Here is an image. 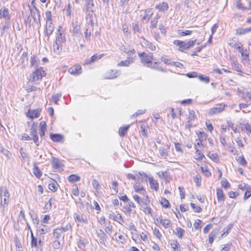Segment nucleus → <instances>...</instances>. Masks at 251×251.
I'll return each mask as SVG.
<instances>
[{
	"label": "nucleus",
	"instance_id": "9b49d317",
	"mask_svg": "<svg viewBox=\"0 0 251 251\" xmlns=\"http://www.w3.org/2000/svg\"><path fill=\"white\" fill-rule=\"evenodd\" d=\"M31 16L33 18L34 22L40 24V14L39 10L34 6L30 9Z\"/></svg>",
	"mask_w": 251,
	"mask_h": 251
},
{
	"label": "nucleus",
	"instance_id": "c9c22d12",
	"mask_svg": "<svg viewBox=\"0 0 251 251\" xmlns=\"http://www.w3.org/2000/svg\"><path fill=\"white\" fill-rule=\"evenodd\" d=\"M49 229V228L48 226L41 225L39 226L38 230L41 234H44L48 232Z\"/></svg>",
	"mask_w": 251,
	"mask_h": 251
},
{
	"label": "nucleus",
	"instance_id": "4c0bfd02",
	"mask_svg": "<svg viewBox=\"0 0 251 251\" xmlns=\"http://www.w3.org/2000/svg\"><path fill=\"white\" fill-rule=\"evenodd\" d=\"M197 135L198 137V139L196 140V141H199L201 142H203L205 141L206 139V134L202 131H199L197 132Z\"/></svg>",
	"mask_w": 251,
	"mask_h": 251
},
{
	"label": "nucleus",
	"instance_id": "a18cd8bd",
	"mask_svg": "<svg viewBox=\"0 0 251 251\" xmlns=\"http://www.w3.org/2000/svg\"><path fill=\"white\" fill-rule=\"evenodd\" d=\"M159 152L160 155L164 158H166L168 156L167 150L163 147L160 148L159 149Z\"/></svg>",
	"mask_w": 251,
	"mask_h": 251
},
{
	"label": "nucleus",
	"instance_id": "20e7f679",
	"mask_svg": "<svg viewBox=\"0 0 251 251\" xmlns=\"http://www.w3.org/2000/svg\"><path fill=\"white\" fill-rule=\"evenodd\" d=\"M197 40H190L187 42L181 41L178 40H176L174 41V44L178 47V50L181 51H183L185 50H187L189 48L193 47Z\"/></svg>",
	"mask_w": 251,
	"mask_h": 251
},
{
	"label": "nucleus",
	"instance_id": "c756f323",
	"mask_svg": "<svg viewBox=\"0 0 251 251\" xmlns=\"http://www.w3.org/2000/svg\"><path fill=\"white\" fill-rule=\"evenodd\" d=\"M219 232L218 229L213 230L209 235V243L212 244L215 238Z\"/></svg>",
	"mask_w": 251,
	"mask_h": 251
},
{
	"label": "nucleus",
	"instance_id": "72a5a7b5",
	"mask_svg": "<svg viewBox=\"0 0 251 251\" xmlns=\"http://www.w3.org/2000/svg\"><path fill=\"white\" fill-rule=\"evenodd\" d=\"M130 126V125H127L124 127H120L119 129V134L121 137L124 136L126 134V132L127 130L128 129L129 127Z\"/></svg>",
	"mask_w": 251,
	"mask_h": 251
},
{
	"label": "nucleus",
	"instance_id": "a211bd4d",
	"mask_svg": "<svg viewBox=\"0 0 251 251\" xmlns=\"http://www.w3.org/2000/svg\"><path fill=\"white\" fill-rule=\"evenodd\" d=\"M155 8L157 9L159 11L165 12L167 11L169 8L168 4L166 2H163L155 6Z\"/></svg>",
	"mask_w": 251,
	"mask_h": 251
},
{
	"label": "nucleus",
	"instance_id": "5701e85b",
	"mask_svg": "<svg viewBox=\"0 0 251 251\" xmlns=\"http://www.w3.org/2000/svg\"><path fill=\"white\" fill-rule=\"evenodd\" d=\"M149 181L152 189L157 191L158 189V183L157 181L154 179L153 177H150L149 178Z\"/></svg>",
	"mask_w": 251,
	"mask_h": 251
},
{
	"label": "nucleus",
	"instance_id": "2eb2a0df",
	"mask_svg": "<svg viewBox=\"0 0 251 251\" xmlns=\"http://www.w3.org/2000/svg\"><path fill=\"white\" fill-rule=\"evenodd\" d=\"M68 72L74 75H78L81 73V67L79 65H75L68 69Z\"/></svg>",
	"mask_w": 251,
	"mask_h": 251
},
{
	"label": "nucleus",
	"instance_id": "a878e982",
	"mask_svg": "<svg viewBox=\"0 0 251 251\" xmlns=\"http://www.w3.org/2000/svg\"><path fill=\"white\" fill-rule=\"evenodd\" d=\"M91 32L90 25L88 24L86 25L85 29L84 31L85 38L87 40H90Z\"/></svg>",
	"mask_w": 251,
	"mask_h": 251
},
{
	"label": "nucleus",
	"instance_id": "6ab92c4d",
	"mask_svg": "<svg viewBox=\"0 0 251 251\" xmlns=\"http://www.w3.org/2000/svg\"><path fill=\"white\" fill-rule=\"evenodd\" d=\"M74 218L75 221H77L80 223H87L88 220L86 216H84L83 215H80L79 214L77 213H74Z\"/></svg>",
	"mask_w": 251,
	"mask_h": 251
},
{
	"label": "nucleus",
	"instance_id": "603ef678",
	"mask_svg": "<svg viewBox=\"0 0 251 251\" xmlns=\"http://www.w3.org/2000/svg\"><path fill=\"white\" fill-rule=\"evenodd\" d=\"M190 205L195 212L199 213L202 211V209L198 205H196L194 203H191Z\"/></svg>",
	"mask_w": 251,
	"mask_h": 251
},
{
	"label": "nucleus",
	"instance_id": "f257e3e1",
	"mask_svg": "<svg viewBox=\"0 0 251 251\" xmlns=\"http://www.w3.org/2000/svg\"><path fill=\"white\" fill-rule=\"evenodd\" d=\"M63 32L62 27L59 26L55 40L53 44L54 51L56 53H59L62 50V43L66 41V37Z\"/></svg>",
	"mask_w": 251,
	"mask_h": 251
},
{
	"label": "nucleus",
	"instance_id": "1a4fd4ad",
	"mask_svg": "<svg viewBox=\"0 0 251 251\" xmlns=\"http://www.w3.org/2000/svg\"><path fill=\"white\" fill-rule=\"evenodd\" d=\"M150 201L149 199L148 196H146L144 201H142L141 203L140 204L141 207L143 208V211L146 214L151 215L152 210L151 208L149 206V203Z\"/></svg>",
	"mask_w": 251,
	"mask_h": 251
},
{
	"label": "nucleus",
	"instance_id": "473e14b6",
	"mask_svg": "<svg viewBox=\"0 0 251 251\" xmlns=\"http://www.w3.org/2000/svg\"><path fill=\"white\" fill-rule=\"evenodd\" d=\"M57 182L52 179L49 184V189L53 192H55L57 189Z\"/></svg>",
	"mask_w": 251,
	"mask_h": 251
},
{
	"label": "nucleus",
	"instance_id": "0e129e2a",
	"mask_svg": "<svg viewBox=\"0 0 251 251\" xmlns=\"http://www.w3.org/2000/svg\"><path fill=\"white\" fill-rule=\"evenodd\" d=\"M154 235L158 239H160L161 237V234L160 233L159 230L158 228L155 227L153 230Z\"/></svg>",
	"mask_w": 251,
	"mask_h": 251
},
{
	"label": "nucleus",
	"instance_id": "e433bc0d",
	"mask_svg": "<svg viewBox=\"0 0 251 251\" xmlns=\"http://www.w3.org/2000/svg\"><path fill=\"white\" fill-rule=\"evenodd\" d=\"M185 233V230L180 227H177L176 228L175 234L179 238H182L183 234Z\"/></svg>",
	"mask_w": 251,
	"mask_h": 251
},
{
	"label": "nucleus",
	"instance_id": "49530a36",
	"mask_svg": "<svg viewBox=\"0 0 251 251\" xmlns=\"http://www.w3.org/2000/svg\"><path fill=\"white\" fill-rule=\"evenodd\" d=\"M160 203L162 206L165 208H168L169 207L170 203L169 201L165 198H161L160 200Z\"/></svg>",
	"mask_w": 251,
	"mask_h": 251
},
{
	"label": "nucleus",
	"instance_id": "6e6552de",
	"mask_svg": "<svg viewBox=\"0 0 251 251\" xmlns=\"http://www.w3.org/2000/svg\"><path fill=\"white\" fill-rule=\"evenodd\" d=\"M37 125L33 124L30 128V137L31 140H32L36 146H39L40 142L39 141L38 136L37 135Z\"/></svg>",
	"mask_w": 251,
	"mask_h": 251
},
{
	"label": "nucleus",
	"instance_id": "7ed1b4c3",
	"mask_svg": "<svg viewBox=\"0 0 251 251\" xmlns=\"http://www.w3.org/2000/svg\"><path fill=\"white\" fill-rule=\"evenodd\" d=\"M9 193L8 190L5 186H1L0 188V198L1 199V203L0 205V210L1 212L4 211L5 207L7 206L9 201Z\"/></svg>",
	"mask_w": 251,
	"mask_h": 251
},
{
	"label": "nucleus",
	"instance_id": "bf43d9fd",
	"mask_svg": "<svg viewBox=\"0 0 251 251\" xmlns=\"http://www.w3.org/2000/svg\"><path fill=\"white\" fill-rule=\"evenodd\" d=\"M192 32V31L189 30H185L184 31L182 30H178V33L181 36H185V35H189L191 34Z\"/></svg>",
	"mask_w": 251,
	"mask_h": 251
},
{
	"label": "nucleus",
	"instance_id": "c85d7f7f",
	"mask_svg": "<svg viewBox=\"0 0 251 251\" xmlns=\"http://www.w3.org/2000/svg\"><path fill=\"white\" fill-rule=\"evenodd\" d=\"M62 233H63L62 228L60 227H58L56 228L55 229H54L53 230V237L56 239H58V238H59L60 237Z\"/></svg>",
	"mask_w": 251,
	"mask_h": 251
},
{
	"label": "nucleus",
	"instance_id": "13d9d810",
	"mask_svg": "<svg viewBox=\"0 0 251 251\" xmlns=\"http://www.w3.org/2000/svg\"><path fill=\"white\" fill-rule=\"evenodd\" d=\"M161 61H163L165 64L171 66H173V62L171 59H168L165 57H161Z\"/></svg>",
	"mask_w": 251,
	"mask_h": 251
},
{
	"label": "nucleus",
	"instance_id": "bb28decb",
	"mask_svg": "<svg viewBox=\"0 0 251 251\" xmlns=\"http://www.w3.org/2000/svg\"><path fill=\"white\" fill-rule=\"evenodd\" d=\"M72 30L75 34H77L80 32V26L77 21L72 23Z\"/></svg>",
	"mask_w": 251,
	"mask_h": 251
},
{
	"label": "nucleus",
	"instance_id": "c03bdc74",
	"mask_svg": "<svg viewBox=\"0 0 251 251\" xmlns=\"http://www.w3.org/2000/svg\"><path fill=\"white\" fill-rule=\"evenodd\" d=\"M114 221L119 223L120 224H121L122 223H124L125 222L124 219L122 217L121 214L119 213H117L115 215Z\"/></svg>",
	"mask_w": 251,
	"mask_h": 251
},
{
	"label": "nucleus",
	"instance_id": "5fc2aeb1",
	"mask_svg": "<svg viewBox=\"0 0 251 251\" xmlns=\"http://www.w3.org/2000/svg\"><path fill=\"white\" fill-rule=\"evenodd\" d=\"M199 78L201 81L205 83H209V81H210L209 78L208 77H207L206 76H204L203 75H199Z\"/></svg>",
	"mask_w": 251,
	"mask_h": 251
},
{
	"label": "nucleus",
	"instance_id": "39448f33",
	"mask_svg": "<svg viewBox=\"0 0 251 251\" xmlns=\"http://www.w3.org/2000/svg\"><path fill=\"white\" fill-rule=\"evenodd\" d=\"M10 15L9 9L6 7H2L0 9V19H3L5 22V25L2 26V30L7 27L9 25V20Z\"/></svg>",
	"mask_w": 251,
	"mask_h": 251
},
{
	"label": "nucleus",
	"instance_id": "680f3d73",
	"mask_svg": "<svg viewBox=\"0 0 251 251\" xmlns=\"http://www.w3.org/2000/svg\"><path fill=\"white\" fill-rule=\"evenodd\" d=\"M61 97V94H57L53 95L52 97V101L55 104L57 103V101L59 100Z\"/></svg>",
	"mask_w": 251,
	"mask_h": 251
},
{
	"label": "nucleus",
	"instance_id": "aec40b11",
	"mask_svg": "<svg viewBox=\"0 0 251 251\" xmlns=\"http://www.w3.org/2000/svg\"><path fill=\"white\" fill-rule=\"evenodd\" d=\"M134 189L135 191V192L140 193L141 195H143L144 196H145V194L146 193L145 190L144 189L143 187L141 186L139 183H136L134 185Z\"/></svg>",
	"mask_w": 251,
	"mask_h": 251
},
{
	"label": "nucleus",
	"instance_id": "f3484780",
	"mask_svg": "<svg viewBox=\"0 0 251 251\" xmlns=\"http://www.w3.org/2000/svg\"><path fill=\"white\" fill-rule=\"evenodd\" d=\"M41 110L39 109L30 110L27 114V116L31 118H37L39 117Z\"/></svg>",
	"mask_w": 251,
	"mask_h": 251
},
{
	"label": "nucleus",
	"instance_id": "4468645a",
	"mask_svg": "<svg viewBox=\"0 0 251 251\" xmlns=\"http://www.w3.org/2000/svg\"><path fill=\"white\" fill-rule=\"evenodd\" d=\"M51 163L52 167L55 169H61L63 166L62 162L59 159L53 156L51 157Z\"/></svg>",
	"mask_w": 251,
	"mask_h": 251
},
{
	"label": "nucleus",
	"instance_id": "f704fd0d",
	"mask_svg": "<svg viewBox=\"0 0 251 251\" xmlns=\"http://www.w3.org/2000/svg\"><path fill=\"white\" fill-rule=\"evenodd\" d=\"M55 199L51 198L48 202L46 204L45 209L47 211H50L51 209L52 205L54 204Z\"/></svg>",
	"mask_w": 251,
	"mask_h": 251
},
{
	"label": "nucleus",
	"instance_id": "de8ad7c7",
	"mask_svg": "<svg viewBox=\"0 0 251 251\" xmlns=\"http://www.w3.org/2000/svg\"><path fill=\"white\" fill-rule=\"evenodd\" d=\"M46 21V22H52V14L50 11H47L45 13Z\"/></svg>",
	"mask_w": 251,
	"mask_h": 251
},
{
	"label": "nucleus",
	"instance_id": "6e6d98bb",
	"mask_svg": "<svg viewBox=\"0 0 251 251\" xmlns=\"http://www.w3.org/2000/svg\"><path fill=\"white\" fill-rule=\"evenodd\" d=\"M40 90V88H37L35 86H31V85H28L26 88V90L28 92L35 91Z\"/></svg>",
	"mask_w": 251,
	"mask_h": 251
},
{
	"label": "nucleus",
	"instance_id": "b1692460",
	"mask_svg": "<svg viewBox=\"0 0 251 251\" xmlns=\"http://www.w3.org/2000/svg\"><path fill=\"white\" fill-rule=\"evenodd\" d=\"M141 43L143 46H145L147 48L151 50H155V46L152 43L149 42L148 41L145 40V39H143Z\"/></svg>",
	"mask_w": 251,
	"mask_h": 251
},
{
	"label": "nucleus",
	"instance_id": "8fccbe9b",
	"mask_svg": "<svg viewBox=\"0 0 251 251\" xmlns=\"http://www.w3.org/2000/svg\"><path fill=\"white\" fill-rule=\"evenodd\" d=\"M222 186L224 187L225 189H227L230 188V184L227 181L226 179L223 178L221 182Z\"/></svg>",
	"mask_w": 251,
	"mask_h": 251
},
{
	"label": "nucleus",
	"instance_id": "9d476101",
	"mask_svg": "<svg viewBox=\"0 0 251 251\" xmlns=\"http://www.w3.org/2000/svg\"><path fill=\"white\" fill-rule=\"evenodd\" d=\"M225 104L223 103L218 104L215 107L209 109L208 114L210 115H213L219 114L225 109Z\"/></svg>",
	"mask_w": 251,
	"mask_h": 251
},
{
	"label": "nucleus",
	"instance_id": "cd10ccee",
	"mask_svg": "<svg viewBox=\"0 0 251 251\" xmlns=\"http://www.w3.org/2000/svg\"><path fill=\"white\" fill-rule=\"evenodd\" d=\"M85 6L87 10L91 12H93V8L94 6V0H85Z\"/></svg>",
	"mask_w": 251,
	"mask_h": 251
},
{
	"label": "nucleus",
	"instance_id": "423d86ee",
	"mask_svg": "<svg viewBox=\"0 0 251 251\" xmlns=\"http://www.w3.org/2000/svg\"><path fill=\"white\" fill-rule=\"evenodd\" d=\"M46 74L42 68H37L34 72L29 75V80L34 82L41 79Z\"/></svg>",
	"mask_w": 251,
	"mask_h": 251
},
{
	"label": "nucleus",
	"instance_id": "338daca9",
	"mask_svg": "<svg viewBox=\"0 0 251 251\" xmlns=\"http://www.w3.org/2000/svg\"><path fill=\"white\" fill-rule=\"evenodd\" d=\"M251 31V26L247 28L240 29V34H244L247 32Z\"/></svg>",
	"mask_w": 251,
	"mask_h": 251
},
{
	"label": "nucleus",
	"instance_id": "774afa93",
	"mask_svg": "<svg viewBox=\"0 0 251 251\" xmlns=\"http://www.w3.org/2000/svg\"><path fill=\"white\" fill-rule=\"evenodd\" d=\"M201 170L206 176L208 177L211 176V173L207 170V168L202 167Z\"/></svg>",
	"mask_w": 251,
	"mask_h": 251
},
{
	"label": "nucleus",
	"instance_id": "09e8293b",
	"mask_svg": "<svg viewBox=\"0 0 251 251\" xmlns=\"http://www.w3.org/2000/svg\"><path fill=\"white\" fill-rule=\"evenodd\" d=\"M92 185L93 188L98 192L99 191V190L100 189V184L99 181L96 179H94L92 181Z\"/></svg>",
	"mask_w": 251,
	"mask_h": 251
},
{
	"label": "nucleus",
	"instance_id": "ea45409f",
	"mask_svg": "<svg viewBox=\"0 0 251 251\" xmlns=\"http://www.w3.org/2000/svg\"><path fill=\"white\" fill-rule=\"evenodd\" d=\"M97 234H98V236L100 238V240L102 242H104V241H105L106 240V239L107 238V235L105 234V233L102 230L100 229L97 232Z\"/></svg>",
	"mask_w": 251,
	"mask_h": 251
},
{
	"label": "nucleus",
	"instance_id": "052dcab7",
	"mask_svg": "<svg viewBox=\"0 0 251 251\" xmlns=\"http://www.w3.org/2000/svg\"><path fill=\"white\" fill-rule=\"evenodd\" d=\"M194 180L196 183L197 186H200L201 182V176L200 175H197L194 177Z\"/></svg>",
	"mask_w": 251,
	"mask_h": 251
},
{
	"label": "nucleus",
	"instance_id": "7c9ffc66",
	"mask_svg": "<svg viewBox=\"0 0 251 251\" xmlns=\"http://www.w3.org/2000/svg\"><path fill=\"white\" fill-rule=\"evenodd\" d=\"M230 60L232 68L237 72H241L240 66L237 61L233 59L231 57H230Z\"/></svg>",
	"mask_w": 251,
	"mask_h": 251
},
{
	"label": "nucleus",
	"instance_id": "69168bd1",
	"mask_svg": "<svg viewBox=\"0 0 251 251\" xmlns=\"http://www.w3.org/2000/svg\"><path fill=\"white\" fill-rule=\"evenodd\" d=\"M132 27L134 31L135 32H140L141 28L139 26V25L137 23H133Z\"/></svg>",
	"mask_w": 251,
	"mask_h": 251
},
{
	"label": "nucleus",
	"instance_id": "2f4dec72",
	"mask_svg": "<svg viewBox=\"0 0 251 251\" xmlns=\"http://www.w3.org/2000/svg\"><path fill=\"white\" fill-rule=\"evenodd\" d=\"M39 62V60L38 59L37 57H36L34 55L31 56V57L30 58V63L31 67H33L34 66H35L36 67H38V64Z\"/></svg>",
	"mask_w": 251,
	"mask_h": 251
},
{
	"label": "nucleus",
	"instance_id": "393cba45",
	"mask_svg": "<svg viewBox=\"0 0 251 251\" xmlns=\"http://www.w3.org/2000/svg\"><path fill=\"white\" fill-rule=\"evenodd\" d=\"M133 62V60L132 58H127L125 60L121 61H120L118 64V66H125V67H128L129 66L130 64L132 63Z\"/></svg>",
	"mask_w": 251,
	"mask_h": 251
},
{
	"label": "nucleus",
	"instance_id": "37998d69",
	"mask_svg": "<svg viewBox=\"0 0 251 251\" xmlns=\"http://www.w3.org/2000/svg\"><path fill=\"white\" fill-rule=\"evenodd\" d=\"M251 196V188L250 187H247L246 190L245 191L244 200L246 201Z\"/></svg>",
	"mask_w": 251,
	"mask_h": 251
},
{
	"label": "nucleus",
	"instance_id": "f03ea898",
	"mask_svg": "<svg viewBox=\"0 0 251 251\" xmlns=\"http://www.w3.org/2000/svg\"><path fill=\"white\" fill-rule=\"evenodd\" d=\"M138 56L141 59V62L145 66L155 69L156 68V65L158 62L157 61H152L153 56L152 54H147L145 52L138 53Z\"/></svg>",
	"mask_w": 251,
	"mask_h": 251
},
{
	"label": "nucleus",
	"instance_id": "a19ab883",
	"mask_svg": "<svg viewBox=\"0 0 251 251\" xmlns=\"http://www.w3.org/2000/svg\"><path fill=\"white\" fill-rule=\"evenodd\" d=\"M160 18V16L158 14H157L156 17L153 19L151 22V28L153 29L155 28L157 25V24L158 23V20Z\"/></svg>",
	"mask_w": 251,
	"mask_h": 251
},
{
	"label": "nucleus",
	"instance_id": "dca6fc26",
	"mask_svg": "<svg viewBox=\"0 0 251 251\" xmlns=\"http://www.w3.org/2000/svg\"><path fill=\"white\" fill-rule=\"evenodd\" d=\"M104 56V54L103 53L100 54L99 55L97 54H95L93 55L90 59H87V60H86L85 61V64H92V63L95 62V61L100 59Z\"/></svg>",
	"mask_w": 251,
	"mask_h": 251
},
{
	"label": "nucleus",
	"instance_id": "79ce46f5",
	"mask_svg": "<svg viewBox=\"0 0 251 251\" xmlns=\"http://www.w3.org/2000/svg\"><path fill=\"white\" fill-rule=\"evenodd\" d=\"M80 179V177L75 175H71L69 176L68 178V181L71 182H75L79 181Z\"/></svg>",
	"mask_w": 251,
	"mask_h": 251
},
{
	"label": "nucleus",
	"instance_id": "f8f14e48",
	"mask_svg": "<svg viewBox=\"0 0 251 251\" xmlns=\"http://www.w3.org/2000/svg\"><path fill=\"white\" fill-rule=\"evenodd\" d=\"M54 30V25L52 22H46V26L44 30L45 35L47 36L48 39L50 35L52 33Z\"/></svg>",
	"mask_w": 251,
	"mask_h": 251
},
{
	"label": "nucleus",
	"instance_id": "412c9836",
	"mask_svg": "<svg viewBox=\"0 0 251 251\" xmlns=\"http://www.w3.org/2000/svg\"><path fill=\"white\" fill-rule=\"evenodd\" d=\"M50 138L53 141L56 142H62L64 139L63 136L59 134L51 133L50 134Z\"/></svg>",
	"mask_w": 251,
	"mask_h": 251
},
{
	"label": "nucleus",
	"instance_id": "3c124183",
	"mask_svg": "<svg viewBox=\"0 0 251 251\" xmlns=\"http://www.w3.org/2000/svg\"><path fill=\"white\" fill-rule=\"evenodd\" d=\"M196 154L195 158L197 160H201L202 158L204 157V155L199 150H196Z\"/></svg>",
	"mask_w": 251,
	"mask_h": 251
},
{
	"label": "nucleus",
	"instance_id": "864d4df0",
	"mask_svg": "<svg viewBox=\"0 0 251 251\" xmlns=\"http://www.w3.org/2000/svg\"><path fill=\"white\" fill-rule=\"evenodd\" d=\"M209 157L215 162H217L219 160L218 156L216 153H209Z\"/></svg>",
	"mask_w": 251,
	"mask_h": 251
},
{
	"label": "nucleus",
	"instance_id": "0eeeda50",
	"mask_svg": "<svg viewBox=\"0 0 251 251\" xmlns=\"http://www.w3.org/2000/svg\"><path fill=\"white\" fill-rule=\"evenodd\" d=\"M154 223L157 226H162L165 228H168L172 226L171 221L167 219H162L161 217H158L154 218Z\"/></svg>",
	"mask_w": 251,
	"mask_h": 251
},
{
	"label": "nucleus",
	"instance_id": "58836bf2",
	"mask_svg": "<svg viewBox=\"0 0 251 251\" xmlns=\"http://www.w3.org/2000/svg\"><path fill=\"white\" fill-rule=\"evenodd\" d=\"M33 173L34 176L38 178H40L42 175V173L36 165H34L33 169Z\"/></svg>",
	"mask_w": 251,
	"mask_h": 251
},
{
	"label": "nucleus",
	"instance_id": "e2e57ef3",
	"mask_svg": "<svg viewBox=\"0 0 251 251\" xmlns=\"http://www.w3.org/2000/svg\"><path fill=\"white\" fill-rule=\"evenodd\" d=\"M237 160L242 165H245L247 164V162L243 155L239 156Z\"/></svg>",
	"mask_w": 251,
	"mask_h": 251
},
{
	"label": "nucleus",
	"instance_id": "ddd939ff",
	"mask_svg": "<svg viewBox=\"0 0 251 251\" xmlns=\"http://www.w3.org/2000/svg\"><path fill=\"white\" fill-rule=\"evenodd\" d=\"M118 74V71H115V72H113V70H109L103 75V77L104 79H114L117 77Z\"/></svg>",
	"mask_w": 251,
	"mask_h": 251
},
{
	"label": "nucleus",
	"instance_id": "4be33fe9",
	"mask_svg": "<svg viewBox=\"0 0 251 251\" xmlns=\"http://www.w3.org/2000/svg\"><path fill=\"white\" fill-rule=\"evenodd\" d=\"M216 194L217 199L219 201H223L225 200V197L222 189L219 188L216 189Z\"/></svg>",
	"mask_w": 251,
	"mask_h": 251
},
{
	"label": "nucleus",
	"instance_id": "4d7b16f0",
	"mask_svg": "<svg viewBox=\"0 0 251 251\" xmlns=\"http://www.w3.org/2000/svg\"><path fill=\"white\" fill-rule=\"evenodd\" d=\"M0 152L4 155L7 158L9 159L10 158V153L8 150H5L4 148H1V150H0Z\"/></svg>",
	"mask_w": 251,
	"mask_h": 251
}]
</instances>
